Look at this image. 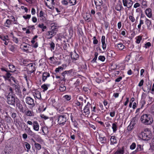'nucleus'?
Here are the masks:
<instances>
[{
  "label": "nucleus",
  "instance_id": "obj_1",
  "mask_svg": "<svg viewBox=\"0 0 154 154\" xmlns=\"http://www.w3.org/2000/svg\"><path fill=\"white\" fill-rule=\"evenodd\" d=\"M9 91L10 92L6 97L7 103L9 105L15 106L16 97L14 92L11 87L9 88Z\"/></svg>",
  "mask_w": 154,
  "mask_h": 154
},
{
  "label": "nucleus",
  "instance_id": "obj_2",
  "mask_svg": "<svg viewBox=\"0 0 154 154\" xmlns=\"http://www.w3.org/2000/svg\"><path fill=\"white\" fill-rule=\"evenodd\" d=\"M57 27L55 25V24L52 25L50 30L46 33V37L47 39L51 38L57 33Z\"/></svg>",
  "mask_w": 154,
  "mask_h": 154
},
{
  "label": "nucleus",
  "instance_id": "obj_3",
  "mask_svg": "<svg viewBox=\"0 0 154 154\" xmlns=\"http://www.w3.org/2000/svg\"><path fill=\"white\" fill-rule=\"evenodd\" d=\"M140 120L145 125H149L152 124L153 120L151 116L148 114L143 115L141 117Z\"/></svg>",
  "mask_w": 154,
  "mask_h": 154
},
{
  "label": "nucleus",
  "instance_id": "obj_4",
  "mask_svg": "<svg viewBox=\"0 0 154 154\" xmlns=\"http://www.w3.org/2000/svg\"><path fill=\"white\" fill-rule=\"evenodd\" d=\"M142 139L143 140H148L152 137L151 131L148 129H146L141 133Z\"/></svg>",
  "mask_w": 154,
  "mask_h": 154
},
{
  "label": "nucleus",
  "instance_id": "obj_5",
  "mask_svg": "<svg viewBox=\"0 0 154 154\" xmlns=\"http://www.w3.org/2000/svg\"><path fill=\"white\" fill-rule=\"evenodd\" d=\"M57 122L58 124L63 126L67 120L66 114L62 113L61 115H57Z\"/></svg>",
  "mask_w": 154,
  "mask_h": 154
},
{
  "label": "nucleus",
  "instance_id": "obj_6",
  "mask_svg": "<svg viewBox=\"0 0 154 154\" xmlns=\"http://www.w3.org/2000/svg\"><path fill=\"white\" fill-rule=\"evenodd\" d=\"M70 55L72 62L79 65V63H78L76 62V61L78 60L79 58V55L77 53L76 51L75 50L73 52H71L70 53Z\"/></svg>",
  "mask_w": 154,
  "mask_h": 154
},
{
  "label": "nucleus",
  "instance_id": "obj_7",
  "mask_svg": "<svg viewBox=\"0 0 154 154\" xmlns=\"http://www.w3.org/2000/svg\"><path fill=\"white\" fill-rule=\"evenodd\" d=\"M26 102L29 105V107L30 109H32L35 106L34 100L30 97H26Z\"/></svg>",
  "mask_w": 154,
  "mask_h": 154
},
{
  "label": "nucleus",
  "instance_id": "obj_8",
  "mask_svg": "<svg viewBox=\"0 0 154 154\" xmlns=\"http://www.w3.org/2000/svg\"><path fill=\"white\" fill-rule=\"evenodd\" d=\"M13 88H11L13 90V92H14L15 96L16 94L18 95H21V92L20 86L15 84H14L13 85Z\"/></svg>",
  "mask_w": 154,
  "mask_h": 154
},
{
  "label": "nucleus",
  "instance_id": "obj_9",
  "mask_svg": "<svg viewBox=\"0 0 154 154\" xmlns=\"http://www.w3.org/2000/svg\"><path fill=\"white\" fill-rule=\"evenodd\" d=\"M122 3L125 7L130 8L133 4V1L131 0H122Z\"/></svg>",
  "mask_w": 154,
  "mask_h": 154
},
{
  "label": "nucleus",
  "instance_id": "obj_10",
  "mask_svg": "<svg viewBox=\"0 0 154 154\" xmlns=\"http://www.w3.org/2000/svg\"><path fill=\"white\" fill-rule=\"evenodd\" d=\"M73 114V113H71L70 116L71 120L72 123V125L73 126L74 128L79 129V124L74 118Z\"/></svg>",
  "mask_w": 154,
  "mask_h": 154
},
{
  "label": "nucleus",
  "instance_id": "obj_11",
  "mask_svg": "<svg viewBox=\"0 0 154 154\" xmlns=\"http://www.w3.org/2000/svg\"><path fill=\"white\" fill-rule=\"evenodd\" d=\"M91 104L88 102L87 105L85 106L84 109V113H85V115H88L90 113V107Z\"/></svg>",
  "mask_w": 154,
  "mask_h": 154
},
{
  "label": "nucleus",
  "instance_id": "obj_12",
  "mask_svg": "<svg viewBox=\"0 0 154 154\" xmlns=\"http://www.w3.org/2000/svg\"><path fill=\"white\" fill-rule=\"evenodd\" d=\"M46 15L42 11H41L39 14V18L40 20L43 22H45L47 20Z\"/></svg>",
  "mask_w": 154,
  "mask_h": 154
},
{
  "label": "nucleus",
  "instance_id": "obj_13",
  "mask_svg": "<svg viewBox=\"0 0 154 154\" xmlns=\"http://www.w3.org/2000/svg\"><path fill=\"white\" fill-rule=\"evenodd\" d=\"M8 48L10 51L16 53L17 51V46L15 45H9Z\"/></svg>",
  "mask_w": 154,
  "mask_h": 154
},
{
  "label": "nucleus",
  "instance_id": "obj_14",
  "mask_svg": "<svg viewBox=\"0 0 154 154\" xmlns=\"http://www.w3.org/2000/svg\"><path fill=\"white\" fill-rule=\"evenodd\" d=\"M13 24V21L10 19H7L4 23V25L7 27L9 28Z\"/></svg>",
  "mask_w": 154,
  "mask_h": 154
},
{
  "label": "nucleus",
  "instance_id": "obj_15",
  "mask_svg": "<svg viewBox=\"0 0 154 154\" xmlns=\"http://www.w3.org/2000/svg\"><path fill=\"white\" fill-rule=\"evenodd\" d=\"M45 4L48 7L50 8L51 6L55 5L54 0H46Z\"/></svg>",
  "mask_w": 154,
  "mask_h": 154
},
{
  "label": "nucleus",
  "instance_id": "obj_16",
  "mask_svg": "<svg viewBox=\"0 0 154 154\" xmlns=\"http://www.w3.org/2000/svg\"><path fill=\"white\" fill-rule=\"evenodd\" d=\"M24 77L26 81L27 87L29 88L31 87L32 81L30 80L29 77H28L26 74H24Z\"/></svg>",
  "mask_w": 154,
  "mask_h": 154
},
{
  "label": "nucleus",
  "instance_id": "obj_17",
  "mask_svg": "<svg viewBox=\"0 0 154 154\" xmlns=\"http://www.w3.org/2000/svg\"><path fill=\"white\" fill-rule=\"evenodd\" d=\"M33 95L36 99L40 100L41 99V93L37 90H35L32 92Z\"/></svg>",
  "mask_w": 154,
  "mask_h": 154
},
{
  "label": "nucleus",
  "instance_id": "obj_18",
  "mask_svg": "<svg viewBox=\"0 0 154 154\" xmlns=\"http://www.w3.org/2000/svg\"><path fill=\"white\" fill-rule=\"evenodd\" d=\"M8 35L11 38H12V40L15 43L17 44L19 42L18 38L15 37L14 33L12 32H9Z\"/></svg>",
  "mask_w": 154,
  "mask_h": 154
},
{
  "label": "nucleus",
  "instance_id": "obj_19",
  "mask_svg": "<svg viewBox=\"0 0 154 154\" xmlns=\"http://www.w3.org/2000/svg\"><path fill=\"white\" fill-rule=\"evenodd\" d=\"M32 125L33 129L34 131H39V125L37 121H34Z\"/></svg>",
  "mask_w": 154,
  "mask_h": 154
},
{
  "label": "nucleus",
  "instance_id": "obj_20",
  "mask_svg": "<svg viewBox=\"0 0 154 154\" xmlns=\"http://www.w3.org/2000/svg\"><path fill=\"white\" fill-rule=\"evenodd\" d=\"M40 117L43 119L44 120H46L48 119L50 122H52L53 121L54 119L53 117H49L48 116H46L44 114H41L40 115Z\"/></svg>",
  "mask_w": 154,
  "mask_h": 154
},
{
  "label": "nucleus",
  "instance_id": "obj_21",
  "mask_svg": "<svg viewBox=\"0 0 154 154\" xmlns=\"http://www.w3.org/2000/svg\"><path fill=\"white\" fill-rule=\"evenodd\" d=\"M94 57L91 61L90 64L94 68L96 67V52H95L94 54Z\"/></svg>",
  "mask_w": 154,
  "mask_h": 154
},
{
  "label": "nucleus",
  "instance_id": "obj_22",
  "mask_svg": "<svg viewBox=\"0 0 154 154\" xmlns=\"http://www.w3.org/2000/svg\"><path fill=\"white\" fill-rule=\"evenodd\" d=\"M50 76V73L47 72H45L42 74V80L43 82H45L47 79Z\"/></svg>",
  "mask_w": 154,
  "mask_h": 154
},
{
  "label": "nucleus",
  "instance_id": "obj_23",
  "mask_svg": "<svg viewBox=\"0 0 154 154\" xmlns=\"http://www.w3.org/2000/svg\"><path fill=\"white\" fill-rule=\"evenodd\" d=\"M65 82H62L60 84L59 86V90L60 92H64L65 91L66 89V87L65 85Z\"/></svg>",
  "mask_w": 154,
  "mask_h": 154
},
{
  "label": "nucleus",
  "instance_id": "obj_24",
  "mask_svg": "<svg viewBox=\"0 0 154 154\" xmlns=\"http://www.w3.org/2000/svg\"><path fill=\"white\" fill-rule=\"evenodd\" d=\"M66 66L65 64H62L61 66H59L58 68H56L55 71L57 73L59 72L63 71L64 69V67H66Z\"/></svg>",
  "mask_w": 154,
  "mask_h": 154
},
{
  "label": "nucleus",
  "instance_id": "obj_25",
  "mask_svg": "<svg viewBox=\"0 0 154 154\" xmlns=\"http://www.w3.org/2000/svg\"><path fill=\"white\" fill-rule=\"evenodd\" d=\"M145 13L147 16L151 18L152 17V10L150 8H147L145 11Z\"/></svg>",
  "mask_w": 154,
  "mask_h": 154
},
{
  "label": "nucleus",
  "instance_id": "obj_26",
  "mask_svg": "<svg viewBox=\"0 0 154 154\" xmlns=\"http://www.w3.org/2000/svg\"><path fill=\"white\" fill-rule=\"evenodd\" d=\"M28 66L29 67V69L30 70V71L31 72H33L35 71V66L32 63H29Z\"/></svg>",
  "mask_w": 154,
  "mask_h": 154
},
{
  "label": "nucleus",
  "instance_id": "obj_27",
  "mask_svg": "<svg viewBox=\"0 0 154 154\" xmlns=\"http://www.w3.org/2000/svg\"><path fill=\"white\" fill-rule=\"evenodd\" d=\"M8 66L10 70V72H13L16 70V68L15 66L13 64L8 62Z\"/></svg>",
  "mask_w": 154,
  "mask_h": 154
},
{
  "label": "nucleus",
  "instance_id": "obj_28",
  "mask_svg": "<svg viewBox=\"0 0 154 154\" xmlns=\"http://www.w3.org/2000/svg\"><path fill=\"white\" fill-rule=\"evenodd\" d=\"M23 113H25L27 116H32L34 115L33 112L30 110H24Z\"/></svg>",
  "mask_w": 154,
  "mask_h": 154
},
{
  "label": "nucleus",
  "instance_id": "obj_29",
  "mask_svg": "<svg viewBox=\"0 0 154 154\" xmlns=\"http://www.w3.org/2000/svg\"><path fill=\"white\" fill-rule=\"evenodd\" d=\"M29 46L30 45L28 44H26L25 45H23V51L26 53H30V52L28 48Z\"/></svg>",
  "mask_w": 154,
  "mask_h": 154
},
{
  "label": "nucleus",
  "instance_id": "obj_30",
  "mask_svg": "<svg viewBox=\"0 0 154 154\" xmlns=\"http://www.w3.org/2000/svg\"><path fill=\"white\" fill-rule=\"evenodd\" d=\"M75 104L76 106L79 107L80 109H82V107L83 104L82 102H80L77 100L75 101Z\"/></svg>",
  "mask_w": 154,
  "mask_h": 154
},
{
  "label": "nucleus",
  "instance_id": "obj_31",
  "mask_svg": "<svg viewBox=\"0 0 154 154\" xmlns=\"http://www.w3.org/2000/svg\"><path fill=\"white\" fill-rule=\"evenodd\" d=\"M82 80L81 78H79L77 79L74 84L75 87H76L79 86L82 84Z\"/></svg>",
  "mask_w": 154,
  "mask_h": 154
},
{
  "label": "nucleus",
  "instance_id": "obj_32",
  "mask_svg": "<svg viewBox=\"0 0 154 154\" xmlns=\"http://www.w3.org/2000/svg\"><path fill=\"white\" fill-rule=\"evenodd\" d=\"M82 91L84 93L86 94H88L90 92L89 88L87 87H84L82 88Z\"/></svg>",
  "mask_w": 154,
  "mask_h": 154
},
{
  "label": "nucleus",
  "instance_id": "obj_33",
  "mask_svg": "<svg viewBox=\"0 0 154 154\" xmlns=\"http://www.w3.org/2000/svg\"><path fill=\"white\" fill-rule=\"evenodd\" d=\"M122 8L123 7L122 6V3L120 2L117 3L115 7V9L117 11H120Z\"/></svg>",
  "mask_w": 154,
  "mask_h": 154
},
{
  "label": "nucleus",
  "instance_id": "obj_34",
  "mask_svg": "<svg viewBox=\"0 0 154 154\" xmlns=\"http://www.w3.org/2000/svg\"><path fill=\"white\" fill-rule=\"evenodd\" d=\"M111 144H114L117 143L115 136H112L110 139Z\"/></svg>",
  "mask_w": 154,
  "mask_h": 154
},
{
  "label": "nucleus",
  "instance_id": "obj_35",
  "mask_svg": "<svg viewBox=\"0 0 154 154\" xmlns=\"http://www.w3.org/2000/svg\"><path fill=\"white\" fill-rule=\"evenodd\" d=\"M84 18L85 19V21L87 22L90 21L91 20L90 15L88 14H87L85 17H84Z\"/></svg>",
  "mask_w": 154,
  "mask_h": 154
},
{
  "label": "nucleus",
  "instance_id": "obj_36",
  "mask_svg": "<svg viewBox=\"0 0 154 154\" xmlns=\"http://www.w3.org/2000/svg\"><path fill=\"white\" fill-rule=\"evenodd\" d=\"M91 108L92 109L91 111L92 112V116H91L92 118L93 119H94L95 120L96 119V118H95V116H96V115L94 112H95V109H96V106H94L93 109H92V107H91Z\"/></svg>",
  "mask_w": 154,
  "mask_h": 154
},
{
  "label": "nucleus",
  "instance_id": "obj_37",
  "mask_svg": "<svg viewBox=\"0 0 154 154\" xmlns=\"http://www.w3.org/2000/svg\"><path fill=\"white\" fill-rule=\"evenodd\" d=\"M63 100H60L59 101L56 105L57 109L58 108H60V107L64 105L63 104Z\"/></svg>",
  "mask_w": 154,
  "mask_h": 154
},
{
  "label": "nucleus",
  "instance_id": "obj_38",
  "mask_svg": "<svg viewBox=\"0 0 154 154\" xmlns=\"http://www.w3.org/2000/svg\"><path fill=\"white\" fill-rule=\"evenodd\" d=\"M42 132L44 134H48V128L47 127H42Z\"/></svg>",
  "mask_w": 154,
  "mask_h": 154
},
{
  "label": "nucleus",
  "instance_id": "obj_39",
  "mask_svg": "<svg viewBox=\"0 0 154 154\" xmlns=\"http://www.w3.org/2000/svg\"><path fill=\"white\" fill-rule=\"evenodd\" d=\"M17 107H18L20 111L21 112H23L24 110L23 109V108L22 104L20 103H18L16 104Z\"/></svg>",
  "mask_w": 154,
  "mask_h": 154
},
{
  "label": "nucleus",
  "instance_id": "obj_40",
  "mask_svg": "<svg viewBox=\"0 0 154 154\" xmlns=\"http://www.w3.org/2000/svg\"><path fill=\"white\" fill-rule=\"evenodd\" d=\"M38 26L42 29V32H44L45 31V29L47 28L46 26L44 25L43 23L39 24Z\"/></svg>",
  "mask_w": 154,
  "mask_h": 154
},
{
  "label": "nucleus",
  "instance_id": "obj_41",
  "mask_svg": "<svg viewBox=\"0 0 154 154\" xmlns=\"http://www.w3.org/2000/svg\"><path fill=\"white\" fill-rule=\"evenodd\" d=\"M0 38L4 41L9 40L8 35L4 36L3 35H0Z\"/></svg>",
  "mask_w": 154,
  "mask_h": 154
},
{
  "label": "nucleus",
  "instance_id": "obj_42",
  "mask_svg": "<svg viewBox=\"0 0 154 154\" xmlns=\"http://www.w3.org/2000/svg\"><path fill=\"white\" fill-rule=\"evenodd\" d=\"M124 153V149L123 147H122V149H118L114 154H123Z\"/></svg>",
  "mask_w": 154,
  "mask_h": 154
},
{
  "label": "nucleus",
  "instance_id": "obj_43",
  "mask_svg": "<svg viewBox=\"0 0 154 154\" xmlns=\"http://www.w3.org/2000/svg\"><path fill=\"white\" fill-rule=\"evenodd\" d=\"M112 128L113 129V132L115 133L117 130V126L116 123H113L112 124Z\"/></svg>",
  "mask_w": 154,
  "mask_h": 154
},
{
  "label": "nucleus",
  "instance_id": "obj_44",
  "mask_svg": "<svg viewBox=\"0 0 154 154\" xmlns=\"http://www.w3.org/2000/svg\"><path fill=\"white\" fill-rule=\"evenodd\" d=\"M24 144L26 147L27 149L26 151L27 152H28L31 148V146L30 145L26 142H24Z\"/></svg>",
  "mask_w": 154,
  "mask_h": 154
},
{
  "label": "nucleus",
  "instance_id": "obj_45",
  "mask_svg": "<svg viewBox=\"0 0 154 154\" xmlns=\"http://www.w3.org/2000/svg\"><path fill=\"white\" fill-rule=\"evenodd\" d=\"M34 141L35 142L34 144V146L35 148L38 150H40L42 148L41 145L39 143L35 142V141Z\"/></svg>",
  "mask_w": 154,
  "mask_h": 154
},
{
  "label": "nucleus",
  "instance_id": "obj_46",
  "mask_svg": "<svg viewBox=\"0 0 154 154\" xmlns=\"http://www.w3.org/2000/svg\"><path fill=\"white\" fill-rule=\"evenodd\" d=\"M69 3L70 4V6H73L76 5L77 3V0H67Z\"/></svg>",
  "mask_w": 154,
  "mask_h": 154
},
{
  "label": "nucleus",
  "instance_id": "obj_47",
  "mask_svg": "<svg viewBox=\"0 0 154 154\" xmlns=\"http://www.w3.org/2000/svg\"><path fill=\"white\" fill-rule=\"evenodd\" d=\"M57 110H58V112L59 113H63L64 112L65 110L64 105L60 107V108L57 109Z\"/></svg>",
  "mask_w": 154,
  "mask_h": 154
},
{
  "label": "nucleus",
  "instance_id": "obj_48",
  "mask_svg": "<svg viewBox=\"0 0 154 154\" xmlns=\"http://www.w3.org/2000/svg\"><path fill=\"white\" fill-rule=\"evenodd\" d=\"M63 97L67 101H68L71 100V96L70 95H65L63 96Z\"/></svg>",
  "mask_w": 154,
  "mask_h": 154
},
{
  "label": "nucleus",
  "instance_id": "obj_49",
  "mask_svg": "<svg viewBox=\"0 0 154 154\" xmlns=\"http://www.w3.org/2000/svg\"><path fill=\"white\" fill-rule=\"evenodd\" d=\"M145 23L148 28L149 27L150 25H151V21L147 18H146Z\"/></svg>",
  "mask_w": 154,
  "mask_h": 154
},
{
  "label": "nucleus",
  "instance_id": "obj_50",
  "mask_svg": "<svg viewBox=\"0 0 154 154\" xmlns=\"http://www.w3.org/2000/svg\"><path fill=\"white\" fill-rule=\"evenodd\" d=\"M49 45L51 50V51L54 50L55 46V44L53 42H51V43H49Z\"/></svg>",
  "mask_w": 154,
  "mask_h": 154
},
{
  "label": "nucleus",
  "instance_id": "obj_51",
  "mask_svg": "<svg viewBox=\"0 0 154 154\" xmlns=\"http://www.w3.org/2000/svg\"><path fill=\"white\" fill-rule=\"evenodd\" d=\"M143 149V148L141 145H137L136 149V151L137 152L141 151Z\"/></svg>",
  "mask_w": 154,
  "mask_h": 154
},
{
  "label": "nucleus",
  "instance_id": "obj_52",
  "mask_svg": "<svg viewBox=\"0 0 154 154\" xmlns=\"http://www.w3.org/2000/svg\"><path fill=\"white\" fill-rule=\"evenodd\" d=\"M117 47L119 50H122L124 48L125 46L122 43H119L117 44Z\"/></svg>",
  "mask_w": 154,
  "mask_h": 154
},
{
  "label": "nucleus",
  "instance_id": "obj_53",
  "mask_svg": "<svg viewBox=\"0 0 154 154\" xmlns=\"http://www.w3.org/2000/svg\"><path fill=\"white\" fill-rule=\"evenodd\" d=\"M137 122V120L136 117L133 118L131 120L130 123L133 125H135Z\"/></svg>",
  "mask_w": 154,
  "mask_h": 154
},
{
  "label": "nucleus",
  "instance_id": "obj_54",
  "mask_svg": "<svg viewBox=\"0 0 154 154\" xmlns=\"http://www.w3.org/2000/svg\"><path fill=\"white\" fill-rule=\"evenodd\" d=\"M142 36H140V35L138 36L137 37V38H136V43H137V44H139L140 42V41L142 40Z\"/></svg>",
  "mask_w": 154,
  "mask_h": 154
},
{
  "label": "nucleus",
  "instance_id": "obj_55",
  "mask_svg": "<svg viewBox=\"0 0 154 154\" xmlns=\"http://www.w3.org/2000/svg\"><path fill=\"white\" fill-rule=\"evenodd\" d=\"M67 0H62L61 1V3L63 5H67L69 3Z\"/></svg>",
  "mask_w": 154,
  "mask_h": 154
},
{
  "label": "nucleus",
  "instance_id": "obj_56",
  "mask_svg": "<svg viewBox=\"0 0 154 154\" xmlns=\"http://www.w3.org/2000/svg\"><path fill=\"white\" fill-rule=\"evenodd\" d=\"M134 126V125H133L132 124H131L130 123V124L128 127L127 130H128V131H131L132 130L133 128V127Z\"/></svg>",
  "mask_w": 154,
  "mask_h": 154
},
{
  "label": "nucleus",
  "instance_id": "obj_57",
  "mask_svg": "<svg viewBox=\"0 0 154 154\" xmlns=\"http://www.w3.org/2000/svg\"><path fill=\"white\" fill-rule=\"evenodd\" d=\"M81 67L82 69H83V70L84 71H85L87 69V66L86 64L84 62V63H83L82 65L81 66Z\"/></svg>",
  "mask_w": 154,
  "mask_h": 154
},
{
  "label": "nucleus",
  "instance_id": "obj_58",
  "mask_svg": "<svg viewBox=\"0 0 154 154\" xmlns=\"http://www.w3.org/2000/svg\"><path fill=\"white\" fill-rule=\"evenodd\" d=\"M101 143H105L106 141V139L104 137H100V136L99 138Z\"/></svg>",
  "mask_w": 154,
  "mask_h": 154
},
{
  "label": "nucleus",
  "instance_id": "obj_59",
  "mask_svg": "<svg viewBox=\"0 0 154 154\" xmlns=\"http://www.w3.org/2000/svg\"><path fill=\"white\" fill-rule=\"evenodd\" d=\"M151 86L150 85V86H148L147 87V89L146 91H145L143 90L144 92H147L148 93L149 92H151Z\"/></svg>",
  "mask_w": 154,
  "mask_h": 154
},
{
  "label": "nucleus",
  "instance_id": "obj_60",
  "mask_svg": "<svg viewBox=\"0 0 154 154\" xmlns=\"http://www.w3.org/2000/svg\"><path fill=\"white\" fill-rule=\"evenodd\" d=\"M66 75V73L65 71H64L61 73V75L63 76L62 80L64 82H65L66 80L65 78V76Z\"/></svg>",
  "mask_w": 154,
  "mask_h": 154
},
{
  "label": "nucleus",
  "instance_id": "obj_61",
  "mask_svg": "<svg viewBox=\"0 0 154 154\" xmlns=\"http://www.w3.org/2000/svg\"><path fill=\"white\" fill-rule=\"evenodd\" d=\"M0 70L2 72H6L8 71V69L7 68L2 66L0 68Z\"/></svg>",
  "mask_w": 154,
  "mask_h": 154
},
{
  "label": "nucleus",
  "instance_id": "obj_62",
  "mask_svg": "<svg viewBox=\"0 0 154 154\" xmlns=\"http://www.w3.org/2000/svg\"><path fill=\"white\" fill-rule=\"evenodd\" d=\"M9 71L8 70V71L6 72L5 75L7 76V78H9L10 79L11 78V76H12V74L11 73H10L9 72Z\"/></svg>",
  "mask_w": 154,
  "mask_h": 154
},
{
  "label": "nucleus",
  "instance_id": "obj_63",
  "mask_svg": "<svg viewBox=\"0 0 154 154\" xmlns=\"http://www.w3.org/2000/svg\"><path fill=\"white\" fill-rule=\"evenodd\" d=\"M65 71L66 72V75H69L72 72L73 70L71 69L69 70H66Z\"/></svg>",
  "mask_w": 154,
  "mask_h": 154
},
{
  "label": "nucleus",
  "instance_id": "obj_64",
  "mask_svg": "<svg viewBox=\"0 0 154 154\" xmlns=\"http://www.w3.org/2000/svg\"><path fill=\"white\" fill-rule=\"evenodd\" d=\"M28 60L26 59H24L23 60V63L24 66H28V64H29V63H28Z\"/></svg>",
  "mask_w": 154,
  "mask_h": 154
}]
</instances>
